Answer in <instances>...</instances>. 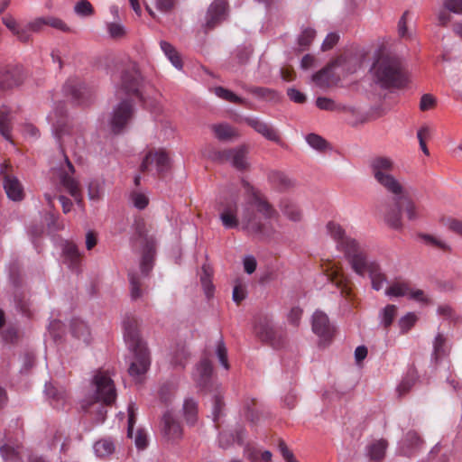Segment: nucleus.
I'll use <instances>...</instances> for the list:
<instances>
[{"mask_svg": "<svg viewBox=\"0 0 462 462\" xmlns=\"http://www.w3.org/2000/svg\"><path fill=\"white\" fill-rule=\"evenodd\" d=\"M242 182L248 195L243 206L242 228L261 239L268 238L274 232L271 220L278 212L257 189L245 180Z\"/></svg>", "mask_w": 462, "mask_h": 462, "instance_id": "1", "label": "nucleus"}, {"mask_svg": "<svg viewBox=\"0 0 462 462\" xmlns=\"http://www.w3.org/2000/svg\"><path fill=\"white\" fill-rule=\"evenodd\" d=\"M92 385L94 387L93 395L82 401L81 408L85 412H96L95 421L97 424L103 423L106 418L107 411L106 405H111L116 399V389L108 371H96Z\"/></svg>", "mask_w": 462, "mask_h": 462, "instance_id": "2", "label": "nucleus"}, {"mask_svg": "<svg viewBox=\"0 0 462 462\" xmlns=\"http://www.w3.org/2000/svg\"><path fill=\"white\" fill-rule=\"evenodd\" d=\"M138 326V319L134 315H127L123 320L124 339L134 358L128 369L129 374L134 378L144 374L151 365L150 352L140 337Z\"/></svg>", "mask_w": 462, "mask_h": 462, "instance_id": "3", "label": "nucleus"}, {"mask_svg": "<svg viewBox=\"0 0 462 462\" xmlns=\"http://www.w3.org/2000/svg\"><path fill=\"white\" fill-rule=\"evenodd\" d=\"M369 72L373 81L383 89H402L410 83V71L401 60H374Z\"/></svg>", "mask_w": 462, "mask_h": 462, "instance_id": "4", "label": "nucleus"}, {"mask_svg": "<svg viewBox=\"0 0 462 462\" xmlns=\"http://www.w3.org/2000/svg\"><path fill=\"white\" fill-rule=\"evenodd\" d=\"M382 211L383 212L386 224L395 230L402 228V211L405 213L407 218L411 221L420 217L418 206L403 194V190L399 195H394L392 205L385 206Z\"/></svg>", "mask_w": 462, "mask_h": 462, "instance_id": "5", "label": "nucleus"}, {"mask_svg": "<svg viewBox=\"0 0 462 462\" xmlns=\"http://www.w3.org/2000/svg\"><path fill=\"white\" fill-rule=\"evenodd\" d=\"M369 168L374 180L388 192L399 195L403 187L393 175L394 162L386 156H375L369 162Z\"/></svg>", "mask_w": 462, "mask_h": 462, "instance_id": "6", "label": "nucleus"}, {"mask_svg": "<svg viewBox=\"0 0 462 462\" xmlns=\"http://www.w3.org/2000/svg\"><path fill=\"white\" fill-rule=\"evenodd\" d=\"M349 263L356 274L360 276L368 274L374 290L380 291L387 282L386 275L383 273L380 264L374 260L368 259L365 250L360 254L354 255Z\"/></svg>", "mask_w": 462, "mask_h": 462, "instance_id": "7", "label": "nucleus"}, {"mask_svg": "<svg viewBox=\"0 0 462 462\" xmlns=\"http://www.w3.org/2000/svg\"><path fill=\"white\" fill-rule=\"evenodd\" d=\"M144 88L143 77L135 64H132L129 69L122 71L121 82L116 89V96L118 97H121L123 94L127 97L134 96L146 106L148 104L143 95Z\"/></svg>", "mask_w": 462, "mask_h": 462, "instance_id": "8", "label": "nucleus"}, {"mask_svg": "<svg viewBox=\"0 0 462 462\" xmlns=\"http://www.w3.org/2000/svg\"><path fill=\"white\" fill-rule=\"evenodd\" d=\"M327 232L337 243V248L345 254L349 263L354 255L360 254L365 250L356 239L346 236L342 226L334 221L327 224Z\"/></svg>", "mask_w": 462, "mask_h": 462, "instance_id": "9", "label": "nucleus"}, {"mask_svg": "<svg viewBox=\"0 0 462 462\" xmlns=\"http://www.w3.org/2000/svg\"><path fill=\"white\" fill-rule=\"evenodd\" d=\"M134 106L129 98H124L117 103L112 109L108 126L114 134H119L124 132L134 117Z\"/></svg>", "mask_w": 462, "mask_h": 462, "instance_id": "10", "label": "nucleus"}, {"mask_svg": "<svg viewBox=\"0 0 462 462\" xmlns=\"http://www.w3.org/2000/svg\"><path fill=\"white\" fill-rule=\"evenodd\" d=\"M0 177L7 198L13 201H22L24 198L23 186L19 179L13 174V168L10 164L0 163Z\"/></svg>", "mask_w": 462, "mask_h": 462, "instance_id": "11", "label": "nucleus"}, {"mask_svg": "<svg viewBox=\"0 0 462 462\" xmlns=\"http://www.w3.org/2000/svg\"><path fill=\"white\" fill-rule=\"evenodd\" d=\"M47 118L51 124L53 134L58 139L60 145H62L65 143L64 137L73 134V127L69 123L64 106H58Z\"/></svg>", "mask_w": 462, "mask_h": 462, "instance_id": "12", "label": "nucleus"}, {"mask_svg": "<svg viewBox=\"0 0 462 462\" xmlns=\"http://www.w3.org/2000/svg\"><path fill=\"white\" fill-rule=\"evenodd\" d=\"M247 154V146L240 145L236 148L216 152L214 159L220 162H229L237 171H245L249 167Z\"/></svg>", "mask_w": 462, "mask_h": 462, "instance_id": "13", "label": "nucleus"}, {"mask_svg": "<svg viewBox=\"0 0 462 462\" xmlns=\"http://www.w3.org/2000/svg\"><path fill=\"white\" fill-rule=\"evenodd\" d=\"M227 2L226 0H215L208 8L205 23V32L213 30L219 25L227 16Z\"/></svg>", "mask_w": 462, "mask_h": 462, "instance_id": "14", "label": "nucleus"}, {"mask_svg": "<svg viewBox=\"0 0 462 462\" xmlns=\"http://www.w3.org/2000/svg\"><path fill=\"white\" fill-rule=\"evenodd\" d=\"M65 168L60 171V182L62 187L75 199L77 204L81 206L82 199L79 188V182L72 177L75 172L74 166L68 157H65Z\"/></svg>", "mask_w": 462, "mask_h": 462, "instance_id": "15", "label": "nucleus"}, {"mask_svg": "<svg viewBox=\"0 0 462 462\" xmlns=\"http://www.w3.org/2000/svg\"><path fill=\"white\" fill-rule=\"evenodd\" d=\"M170 168V159L167 153L163 151H156L148 152L141 163V170L152 171L153 169L157 173H162Z\"/></svg>", "mask_w": 462, "mask_h": 462, "instance_id": "16", "label": "nucleus"}, {"mask_svg": "<svg viewBox=\"0 0 462 462\" xmlns=\"http://www.w3.org/2000/svg\"><path fill=\"white\" fill-rule=\"evenodd\" d=\"M66 95H69L78 105H88L92 99V92L84 84L78 82L75 79H68L63 87Z\"/></svg>", "mask_w": 462, "mask_h": 462, "instance_id": "17", "label": "nucleus"}, {"mask_svg": "<svg viewBox=\"0 0 462 462\" xmlns=\"http://www.w3.org/2000/svg\"><path fill=\"white\" fill-rule=\"evenodd\" d=\"M24 74L20 66H8L0 71V97L5 90L11 89L22 84Z\"/></svg>", "mask_w": 462, "mask_h": 462, "instance_id": "18", "label": "nucleus"}, {"mask_svg": "<svg viewBox=\"0 0 462 462\" xmlns=\"http://www.w3.org/2000/svg\"><path fill=\"white\" fill-rule=\"evenodd\" d=\"M244 122L252 127L256 133L263 136L268 141H272L277 144H282V139L278 131L270 124L262 121L258 117L247 116Z\"/></svg>", "mask_w": 462, "mask_h": 462, "instance_id": "19", "label": "nucleus"}, {"mask_svg": "<svg viewBox=\"0 0 462 462\" xmlns=\"http://www.w3.org/2000/svg\"><path fill=\"white\" fill-rule=\"evenodd\" d=\"M346 60H333L332 62L312 75L313 82L319 88H328L335 83L339 77H336L334 69L342 65Z\"/></svg>", "mask_w": 462, "mask_h": 462, "instance_id": "20", "label": "nucleus"}, {"mask_svg": "<svg viewBox=\"0 0 462 462\" xmlns=\"http://www.w3.org/2000/svg\"><path fill=\"white\" fill-rule=\"evenodd\" d=\"M254 332L261 341L268 343L274 347L279 346L280 340L277 338L276 330L268 318L260 319L255 323Z\"/></svg>", "mask_w": 462, "mask_h": 462, "instance_id": "21", "label": "nucleus"}, {"mask_svg": "<svg viewBox=\"0 0 462 462\" xmlns=\"http://www.w3.org/2000/svg\"><path fill=\"white\" fill-rule=\"evenodd\" d=\"M312 331L324 340H328L332 337L334 328L326 313L320 310L314 312L312 316Z\"/></svg>", "mask_w": 462, "mask_h": 462, "instance_id": "22", "label": "nucleus"}, {"mask_svg": "<svg viewBox=\"0 0 462 462\" xmlns=\"http://www.w3.org/2000/svg\"><path fill=\"white\" fill-rule=\"evenodd\" d=\"M213 366L208 359H202L196 366L193 374L194 381L197 386L201 390H209L211 387V378Z\"/></svg>", "mask_w": 462, "mask_h": 462, "instance_id": "23", "label": "nucleus"}, {"mask_svg": "<svg viewBox=\"0 0 462 462\" xmlns=\"http://www.w3.org/2000/svg\"><path fill=\"white\" fill-rule=\"evenodd\" d=\"M162 433L169 440H178L182 437V428L180 422L172 415L171 411H166L162 418Z\"/></svg>", "mask_w": 462, "mask_h": 462, "instance_id": "24", "label": "nucleus"}, {"mask_svg": "<svg viewBox=\"0 0 462 462\" xmlns=\"http://www.w3.org/2000/svg\"><path fill=\"white\" fill-rule=\"evenodd\" d=\"M222 212L220 213V219L222 225L227 228H236L238 226V219L236 216L237 204L234 199L227 200L225 204L221 205Z\"/></svg>", "mask_w": 462, "mask_h": 462, "instance_id": "25", "label": "nucleus"}, {"mask_svg": "<svg viewBox=\"0 0 462 462\" xmlns=\"http://www.w3.org/2000/svg\"><path fill=\"white\" fill-rule=\"evenodd\" d=\"M62 253L66 262L70 269L78 271L81 254L78 246L69 241H65L62 247Z\"/></svg>", "mask_w": 462, "mask_h": 462, "instance_id": "26", "label": "nucleus"}, {"mask_svg": "<svg viewBox=\"0 0 462 462\" xmlns=\"http://www.w3.org/2000/svg\"><path fill=\"white\" fill-rule=\"evenodd\" d=\"M23 447L4 444L0 447V455L5 462H23Z\"/></svg>", "mask_w": 462, "mask_h": 462, "instance_id": "27", "label": "nucleus"}, {"mask_svg": "<svg viewBox=\"0 0 462 462\" xmlns=\"http://www.w3.org/2000/svg\"><path fill=\"white\" fill-rule=\"evenodd\" d=\"M316 30L310 27H302L297 38V50L299 51H308L316 37Z\"/></svg>", "mask_w": 462, "mask_h": 462, "instance_id": "28", "label": "nucleus"}, {"mask_svg": "<svg viewBox=\"0 0 462 462\" xmlns=\"http://www.w3.org/2000/svg\"><path fill=\"white\" fill-rule=\"evenodd\" d=\"M215 136L222 142L230 141L239 136L238 132L228 124H218L212 125Z\"/></svg>", "mask_w": 462, "mask_h": 462, "instance_id": "29", "label": "nucleus"}, {"mask_svg": "<svg viewBox=\"0 0 462 462\" xmlns=\"http://www.w3.org/2000/svg\"><path fill=\"white\" fill-rule=\"evenodd\" d=\"M44 17H36L32 20L28 21L23 25V32H25L27 38L22 40V42H29L32 40V33H40L45 27Z\"/></svg>", "mask_w": 462, "mask_h": 462, "instance_id": "30", "label": "nucleus"}, {"mask_svg": "<svg viewBox=\"0 0 462 462\" xmlns=\"http://www.w3.org/2000/svg\"><path fill=\"white\" fill-rule=\"evenodd\" d=\"M447 338L442 333H438L433 340V351L431 358L438 363L441 358L448 355L446 346Z\"/></svg>", "mask_w": 462, "mask_h": 462, "instance_id": "31", "label": "nucleus"}, {"mask_svg": "<svg viewBox=\"0 0 462 462\" xmlns=\"http://www.w3.org/2000/svg\"><path fill=\"white\" fill-rule=\"evenodd\" d=\"M93 449L97 457H106L115 452L116 445L112 439L105 438L96 441Z\"/></svg>", "mask_w": 462, "mask_h": 462, "instance_id": "32", "label": "nucleus"}, {"mask_svg": "<svg viewBox=\"0 0 462 462\" xmlns=\"http://www.w3.org/2000/svg\"><path fill=\"white\" fill-rule=\"evenodd\" d=\"M45 394L52 401L51 404L55 409L64 408L66 402V394L60 392L51 383H45Z\"/></svg>", "mask_w": 462, "mask_h": 462, "instance_id": "33", "label": "nucleus"}, {"mask_svg": "<svg viewBox=\"0 0 462 462\" xmlns=\"http://www.w3.org/2000/svg\"><path fill=\"white\" fill-rule=\"evenodd\" d=\"M3 23L8 30L17 38L18 41L25 40L27 38L24 32H23V25L19 23L13 15L6 14L2 18Z\"/></svg>", "mask_w": 462, "mask_h": 462, "instance_id": "34", "label": "nucleus"}, {"mask_svg": "<svg viewBox=\"0 0 462 462\" xmlns=\"http://www.w3.org/2000/svg\"><path fill=\"white\" fill-rule=\"evenodd\" d=\"M183 415L188 424L193 425L197 421L198 402L193 398L185 399Z\"/></svg>", "mask_w": 462, "mask_h": 462, "instance_id": "35", "label": "nucleus"}, {"mask_svg": "<svg viewBox=\"0 0 462 462\" xmlns=\"http://www.w3.org/2000/svg\"><path fill=\"white\" fill-rule=\"evenodd\" d=\"M15 310L23 316L31 319L33 316L31 301L23 295H15L14 299Z\"/></svg>", "mask_w": 462, "mask_h": 462, "instance_id": "36", "label": "nucleus"}, {"mask_svg": "<svg viewBox=\"0 0 462 462\" xmlns=\"http://www.w3.org/2000/svg\"><path fill=\"white\" fill-rule=\"evenodd\" d=\"M386 448L387 442L384 439H380L374 442L367 448L369 457L375 461L381 460L384 457Z\"/></svg>", "mask_w": 462, "mask_h": 462, "instance_id": "37", "label": "nucleus"}, {"mask_svg": "<svg viewBox=\"0 0 462 462\" xmlns=\"http://www.w3.org/2000/svg\"><path fill=\"white\" fill-rule=\"evenodd\" d=\"M212 91L217 97L225 101L239 105H243L245 103V100L244 98L236 96L231 90H228L223 87H216L212 89Z\"/></svg>", "mask_w": 462, "mask_h": 462, "instance_id": "38", "label": "nucleus"}, {"mask_svg": "<svg viewBox=\"0 0 462 462\" xmlns=\"http://www.w3.org/2000/svg\"><path fill=\"white\" fill-rule=\"evenodd\" d=\"M410 293V284L405 282H396L387 287L385 294L389 297H408Z\"/></svg>", "mask_w": 462, "mask_h": 462, "instance_id": "39", "label": "nucleus"}, {"mask_svg": "<svg viewBox=\"0 0 462 462\" xmlns=\"http://www.w3.org/2000/svg\"><path fill=\"white\" fill-rule=\"evenodd\" d=\"M396 312H397V308L395 305H393V304L386 305L379 313L380 324L384 328H388L392 325V323L396 316Z\"/></svg>", "mask_w": 462, "mask_h": 462, "instance_id": "40", "label": "nucleus"}, {"mask_svg": "<svg viewBox=\"0 0 462 462\" xmlns=\"http://www.w3.org/2000/svg\"><path fill=\"white\" fill-rule=\"evenodd\" d=\"M189 354L184 346H178L171 357V364L175 367L184 368Z\"/></svg>", "mask_w": 462, "mask_h": 462, "instance_id": "41", "label": "nucleus"}, {"mask_svg": "<svg viewBox=\"0 0 462 462\" xmlns=\"http://www.w3.org/2000/svg\"><path fill=\"white\" fill-rule=\"evenodd\" d=\"M270 181L280 189H285L291 186V180L282 172L273 171L269 174Z\"/></svg>", "mask_w": 462, "mask_h": 462, "instance_id": "42", "label": "nucleus"}, {"mask_svg": "<svg viewBox=\"0 0 462 462\" xmlns=\"http://www.w3.org/2000/svg\"><path fill=\"white\" fill-rule=\"evenodd\" d=\"M316 106L320 110L325 111H340L345 109V106L337 105L333 99L326 97H319L316 99Z\"/></svg>", "mask_w": 462, "mask_h": 462, "instance_id": "43", "label": "nucleus"}, {"mask_svg": "<svg viewBox=\"0 0 462 462\" xmlns=\"http://www.w3.org/2000/svg\"><path fill=\"white\" fill-rule=\"evenodd\" d=\"M74 12L80 17H88L95 14V9L88 0H79L74 5Z\"/></svg>", "mask_w": 462, "mask_h": 462, "instance_id": "44", "label": "nucleus"}, {"mask_svg": "<svg viewBox=\"0 0 462 462\" xmlns=\"http://www.w3.org/2000/svg\"><path fill=\"white\" fill-rule=\"evenodd\" d=\"M71 332L74 337L88 341L89 331L85 322L81 320H73L71 323Z\"/></svg>", "mask_w": 462, "mask_h": 462, "instance_id": "45", "label": "nucleus"}, {"mask_svg": "<svg viewBox=\"0 0 462 462\" xmlns=\"http://www.w3.org/2000/svg\"><path fill=\"white\" fill-rule=\"evenodd\" d=\"M410 15V11H405L402 15L401 16L398 24H397V31L398 35L401 39L403 40H411L412 38L411 32L409 31L407 23Z\"/></svg>", "mask_w": 462, "mask_h": 462, "instance_id": "46", "label": "nucleus"}, {"mask_svg": "<svg viewBox=\"0 0 462 462\" xmlns=\"http://www.w3.org/2000/svg\"><path fill=\"white\" fill-rule=\"evenodd\" d=\"M281 209L289 219L292 221H299L300 219L301 213L295 204L283 201L281 204Z\"/></svg>", "mask_w": 462, "mask_h": 462, "instance_id": "47", "label": "nucleus"}, {"mask_svg": "<svg viewBox=\"0 0 462 462\" xmlns=\"http://www.w3.org/2000/svg\"><path fill=\"white\" fill-rule=\"evenodd\" d=\"M307 143L317 151H324L328 147V142L317 134H309L305 137Z\"/></svg>", "mask_w": 462, "mask_h": 462, "instance_id": "48", "label": "nucleus"}, {"mask_svg": "<svg viewBox=\"0 0 462 462\" xmlns=\"http://www.w3.org/2000/svg\"><path fill=\"white\" fill-rule=\"evenodd\" d=\"M416 381V375L414 371L409 372L402 380L397 387V391L400 395L407 393L411 387L414 385Z\"/></svg>", "mask_w": 462, "mask_h": 462, "instance_id": "49", "label": "nucleus"}, {"mask_svg": "<svg viewBox=\"0 0 462 462\" xmlns=\"http://www.w3.org/2000/svg\"><path fill=\"white\" fill-rule=\"evenodd\" d=\"M130 283V295L133 300L139 299L143 295L141 290V283L138 276L135 273H130L128 274Z\"/></svg>", "mask_w": 462, "mask_h": 462, "instance_id": "50", "label": "nucleus"}, {"mask_svg": "<svg viewBox=\"0 0 462 462\" xmlns=\"http://www.w3.org/2000/svg\"><path fill=\"white\" fill-rule=\"evenodd\" d=\"M216 355L219 360L220 365L226 370L229 369V364L227 360V349L222 337L219 338V340L217 342Z\"/></svg>", "mask_w": 462, "mask_h": 462, "instance_id": "51", "label": "nucleus"}, {"mask_svg": "<svg viewBox=\"0 0 462 462\" xmlns=\"http://www.w3.org/2000/svg\"><path fill=\"white\" fill-rule=\"evenodd\" d=\"M247 92L263 98H274L277 92L267 88L263 87H246L244 88Z\"/></svg>", "mask_w": 462, "mask_h": 462, "instance_id": "52", "label": "nucleus"}, {"mask_svg": "<svg viewBox=\"0 0 462 462\" xmlns=\"http://www.w3.org/2000/svg\"><path fill=\"white\" fill-rule=\"evenodd\" d=\"M212 402H213V407H212L211 416H212L213 421L217 422L223 414L225 402L223 401L222 396L219 394L214 395Z\"/></svg>", "mask_w": 462, "mask_h": 462, "instance_id": "53", "label": "nucleus"}, {"mask_svg": "<svg viewBox=\"0 0 462 462\" xmlns=\"http://www.w3.org/2000/svg\"><path fill=\"white\" fill-rule=\"evenodd\" d=\"M44 24L45 26H50L63 32H69L70 28L68 24L60 18L55 16H46L44 17Z\"/></svg>", "mask_w": 462, "mask_h": 462, "instance_id": "54", "label": "nucleus"}, {"mask_svg": "<svg viewBox=\"0 0 462 462\" xmlns=\"http://www.w3.org/2000/svg\"><path fill=\"white\" fill-rule=\"evenodd\" d=\"M419 237L428 245L437 247L444 251L449 250V246L445 242L439 240L434 236L429 234H420Z\"/></svg>", "mask_w": 462, "mask_h": 462, "instance_id": "55", "label": "nucleus"}, {"mask_svg": "<svg viewBox=\"0 0 462 462\" xmlns=\"http://www.w3.org/2000/svg\"><path fill=\"white\" fill-rule=\"evenodd\" d=\"M136 411H137V408L135 406V403L134 402L129 403V405L127 407V411H128L127 436L129 438L133 437L134 427L136 422Z\"/></svg>", "mask_w": 462, "mask_h": 462, "instance_id": "56", "label": "nucleus"}, {"mask_svg": "<svg viewBox=\"0 0 462 462\" xmlns=\"http://www.w3.org/2000/svg\"><path fill=\"white\" fill-rule=\"evenodd\" d=\"M203 275L200 277V282L203 286L205 294L208 298H210L213 295L214 285L210 280V275L207 272L206 268L203 267Z\"/></svg>", "mask_w": 462, "mask_h": 462, "instance_id": "57", "label": "nucleus"}, {"mask_svg": "<svg viewBox=\"0 0 462 462\" xmlns=\"http://www.w3.org/2000/svg\"><path fill=\"white\" fill-rule=\"evenodd\" d=\"M416 319V315L412 312H409L401 318L399 320V326L402 332H407L415 324Z\"/></svg>", "mask_w": 462, "mask_h": 462, "instance_id": "58", "label": "nucleus"}, {"mask_svg": "<svg viewBox=\"0 0 462 462\" xmlns=\"http://www.w3.org/2000/svg\"><path fill=\"white\" fill-rule=\"evenodd\" d=\"M131 200L134 206L140 210L144 209L149 203V199L144 194L135 191L132 192Z\"/></svg>", "mask_w": 462, "mask_h": 462, "instance_id": "59", "label": "nucleus"}, {"mask_svg": "<svg viewBox=\"0 0 462 462\" xmlns=\"http://www.w3.org/2000/svg\"><path fill=\"white\" fill-rule=\"evenodd\" d=\"M152 264L153 255L151 254H143L140 263V269L144 276H147L149 274V273L152 269Z\"/></svg>", "mask_w": 462, "mask_h": 462, "instance_id": "60", "label": "nucleus"}, {"mask_svg": "<svg viewBox=\"0 0 462 462\" xmlns=\"http://www.w3.org/2000/svg\"><path fill=\"white\" fill-rule=\"evenodd\" d=\"M107 30L110 36L114 39H120L125 35V27L116 23H110L107 24Z\"/></svg>", "mask_w": 462, "mask_h": 462, "instance_id": "61", "label": "nucleus"}, {"mask_svg": "<svg viewBox=\"0 0 462 462\" xmlns=\"http://www.w3.org/2000/svg\"><path fill=\"white\" fill-rule=\"evenodd\" d=\"M430 135V128L423 126L417 132V137L420 143V147L424 154L429 155V150L425 143V139Z\"/></svg>", "mask_w": 462, "mask_h": 462, "instance_id": "62", "label": "nucleus"}, {"mask_svg": "<svg viewBox=\"0 0 462 462\" xmlns=\"http://www.w3.org/2000/svg\"><path fill=\"white\" fill-rule=\"evenodd\" d=\"M443 7L451 13L462 14V0H443Z\"/></svg>", "mask_w": 462, "mask_h": 462, "instance_id": "63", "label": "nucleus"}, {"mask_svg": "<svg viewBox=\"0 0 462 462\" xmlns=\"http://www.w3.org/2000/svg\"><path fill=\"white\" fill-rule=\"evenodd\" d=\"M279 450L283 459L286 462H297L293 453L289 449L286 443L283 440H280L279 442Z\"/></svg>", "mask_w": 462, "mask_h": 462, "instance_id": "64", "label": "nucleus"}]
</instances>
